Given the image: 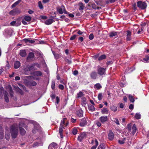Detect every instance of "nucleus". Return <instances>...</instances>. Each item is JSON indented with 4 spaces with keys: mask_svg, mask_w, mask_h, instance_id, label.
Instances as JSON below:
<instances>
[{
    "mask_svg": "<svg viewBox=\"0 0 149 149\" xmlns=\"http://www.w3.org/2000/svg\"><path fill=\"white\" fill-rule=\"evenodd\" d=\"M18 125L16 124H13L10 127V132L13 138L15 139L17 137L18 132Z\"/></svg>",
    "mask_w": 149,
    "mask_h": 149,
    "instance_id": "1",
    "label": "nucleus"
},
{
    "mask_svg": "<svg viewBox=\"0 0 149 149\" xmlns=\"http://www.w3.org/2000/svg\"><path fill=\"white\" fill-rule=\"evenodd\" d=\"M69 123L68 122H61L60 128L59 130V132L60 133L61 137L63 138V129H65L66 127L68 125Z\"/></svg>",
    "mask_w": 149,
    "mask_h": 149,
    "instance_id": "2",
    "label": "nucleus"
},
{
    "mask_svg": "<svg viewBox=\"0 0 149 149\" xmlns=\"http://www.w3.org/2000/svg\"><path fill=\"white\" fill-rule=\"evenodd\" d=\"M22 127H24L25 128L27 127L26 125L24 123V122H20L19 126L20 134L21 135L23 136L25 134L26 131L24 129L22 128Z\"/></svg>",
    "mask_w": 149,
    "mask_h": 149,
    "instance_id": "3",
    "label": "nucleus"
},
{
    "mask_svg": "<svg viewBox=\"0 0 149 149\" xmlns=\"http://www.w3.org/2000/svg\"><path fill=\"white\" fill-rule=\"evenodd\" d=\"M137 7L142 10L145 9L147 7V4L144 1H139L137 3Z\"/></svg>",
    "mask_w": 149,
    "mask_h": 149,
    "instance_id": "4",
    "label": "nucleus"
},
{
    "mask_svg": "<svg viewBox=\"0 0 149 149\" xmlns=\"http://www.w3.org/2000/svg\"><path fill=\"white\" fill-rule=\"evenodd\" d=\"M32 124L34 125V129L32 130V132L33 133L35 134L38 130H40L41 127L36 122H32Z\"/></svg>",
    "mask_w": 149,
    "mask_h": 149,
    "instance_id": "5",
    "label": "nucleus"
},
{
    "mask_svg": "<svg viewBox=\"0 0 149 149\" xmlns=\"http://www.w3.org/2000/svg\"><path fill=\"white\" fill-rule=\"evenodd\" d=\"M97 73L100 76L104 75L106 73V69L104 68L98 66L97 69Z\"/></svg>",
    "mask_w": 149,
    "mask_h": 149,
    "instance_id": "6",
    "label": "nucleus"
},
{
    "mask_svg": "<svg viewBox=\"0 0 149 149\" xmlns=\"http://www.w3.org/2000/svg\"><path fill=\"white\" fill-rule=\"evenodd\" d=\"M21 13V11L18 8H15L10 11L9 12V14L10 15H14L15 14H19Z\"/></svg>",
    "mask_w": 149,
    "mask_h": 149,
    "instance_id": "7",
    "label": "nucleus"
},
{
    "mask_svg": "<svg viewBox=\"0 0 149 149\" xmlns=\"http://www.w3.org/2000/svg\"><path fill=\"white\" fill-rule=\"evenodd\" d=\"M86 137V134L85 132H83L80 134L78 137V140L80 141H81L84 139Z\"/></svg>",
    "mask_w": 149,
    "mask_h": 149,
    "instance_id": "8",
    "label": "nucleus"
},
{
    "mask_svg": "<svg viewBox=\"0 0 149 149\" xmlns=\"http://www.w3.org/2000/svg\"><path fill=\"white\" fill-rule=\"evenodd\" d=\"M126 40L127 41L130 40L132 39V32L129 30L126 31Z\"/></svg>",
    "mask_w": 149,
    "mask_h": 149,
    "instance_id": "9",
    "label": "nucleus"
},
{
    "mask_svg": "<svg viewBox=\"0 0 149 149\" xmlns=\"http://www.w3.org/2000/svg\"><path fill=\"white\" fill-rule=\"evenodd\" d=\"M31 39L32 38H24L23 39L22 41H24L26 43L28 42L31 43H33L35 42V41L33 40H32Z\"/></svg>",
    "mask_w": 149,
    "mask_h": 149,
    "instance_id": "10",
    "label": "nucleus"
},
{
    "mask_svg": "<svg viewBox=\"0 0 149 149\" xmlns=\"http://www.w3.org/2000/svg\"><path fill=\"white\" fill-rule=\"evenodd\" d=\"M20 55L22 57H25L27 55L26 51L25 49H21L20 51Z\"/></svg>",
    "mask_w": 149,
    "mask_h": 149,
    "instance_id": "11",
    "label": "nucleus"
},
{
    "mask_svg": "<svg viewBox=\"0 0 149 149\" xmlns=\"http://www.w3.org/2000/svg\"><path fill=\"white\" fill-rule=\"evenodd\" d=\"M90 75L91 79H95L97 76V73L95 71H93L91 73Z\"/></svg>",
    "mask_w": 149,
    "mask_h": 149,
    "instance_id": "12",
    "label": "nucleus"
},
{
    "mask_svg": "<svg viewBox=\"0 0 149 149\" xmlns=\"http://www.w3.org/2000/svg\"><path fill=\"white\" fill-rule=\"evenodd\" d=\"M83 111L81 109L77 110L76 112L77 116L79 117H81L83 116Z\"/></svg>",
    "mask_w": 149,
    "mask_h": 149,
    "instance_id": "13",
    "label": "nucleus"
},
{
    "mask_svg": "<svg viewBox=\"0 0 149 149\" xmlns=\"http://www.w3.org/2000/svg\"><path fill=\"white\" fill-rule=\"evenodd\" d=\"M22 17H19L18 18H17L16 21V25H15L16 26H19L21 25V20H22Z\"/></svg>",
    "mask_w": 149,
    "mask_h": 149,
    "instance_id": "14",
    "label": "nucleus"
},
{
    "mask_svg": "<svg viewBox=\"0 0 149 149\" xmlns=\"http://www.w3.org/2000/svg\"><path fill=\"white\" fill-rule=\"evenodd\" d=\"M35 56V55L32 52H30L27 58L26 59L27 60H29L31 58H34Z\"/></svg>",
    "mask_w": 149,
    "mask_h": 149,
    "instance_id": "15",
    "label": "nucleus"
},
{
    "mask_svg": "<svg viewBox=\"0 0 149 149\" xmlns=\"http://www.w3.org/2000/svg\"><path fill=\"white\" fill-rule=\"evenodd\" d=\"M54 22V21L53 19H49L47 20L45 22V23L46 25H49L51 24L52 23Z\"/></svg>",
    "mask_w": 149,
    "mask_h": 149,
    "instance_id": "16",
    "label": "nucleus"
},
{
    "mask_svg": "<svg viewBox=\"0 0 149 149\" xmlns=\"http://www.w3.org/2000/svg\"><path fill=\"white\" fill-rule=\"evenodd\" d=\"M3 130L2 129V127L0 125V139H2L4 136Z\"/></svg>",
    "mask_w": 149,
    "mask_h": 149,
    "instance_id": "17",
    "label": "nucleus"
},
{
    "mask_svg": "<svg viewBox=\"0 0 149 149\" xmlns=\"http://www.w3.org/2000/svg\"><path fill=\"white\" fill-rule=\"evenodd\" d=\"M108 138L110 140H112L114 138V135L113 132L111 130L109 131L108 134Z\"/></svg>",
    "mask_w": 149,
    "mask_h": 149,
    "instance_id": "18",
    "label": "nucleus"
},
{
    "mask_svg": "<svg viewBox=\"0 0 149 149\" xmlns=\"http://www.w3.org/2000/svg\"><path fill=\"white\" fill-rule=\"evenodd\" d=\"M28 66L29 67L28 69L30 72L33 71L36 69H35L33 64L31 65H28Z\"/></svg>",
    "mask_w": 149,
    "mask_h": 149,
    "instance_id": "19",
    "label": "nucleus"
},
{
    "mask_svg": "<svg viewBox=\"0 0 149 149\" xmlns=\"http://www.w3.org/2000/svg\"><path fill=\"white\" fill-rule=\"evenodd\" d=\"M88 108L89 110L91 111H94L95 110V108L94 106L91 104L88 105Z\"/></svg>",
    "mask_w": 149,
    "mask_h": 149,
    "instance_id": "20",
    "label": "nucleus"
},
{
    "mask_svg": "<svg viewBox=\"0 0 149 149\" xmlns=\"http://www.w3.org/2000/svg\"><path fill=\"white\" fill-rule=\"evenodd\" d=\"M22 1V0H18L13 4L11 6V8H13L15 7L17 5H18L19 3H20Z\"/></svg>",
    "mask_w": 149,
    "mask_h": 149,
    "instance_id": "21",
    "label": "nucleus"
},
{
    "mask_svg": "<svg viewBox=\"0 0 149 149\" xmlns=\"http://www.w3.org/2000/svg\"><path fill=\"white\" fill-rule=\"evenodd\" d=\"M20 65V63L19 61H16L14 64V68L15 69L18 68Z\"/></svg>",
    "mask_w": 149,
    "mask_h": 149,
    "instance_id": "22",
    "label": "nucleus"
},
{
    "mask_svg": "<svg viewBox=\"0 0 149 149\" xmlns=\"http://www.w3.org/2000/svg\"><path fill=\"white\" fill-rule=\"evenodd\" d=\"M89 4H91V5L92 8L94 9H99L101 8V7H97L95 4L94 3H91L90 2L89 3Z\"/></svg>",
    "mask_w": 149,
    "mask_h": 149,
    "instance_id": "23",
    "label": "nucleus"
},
{
    "mask_svg": "<svg viewBox=\"0 0 149 149\" xmlns=\"http://www.w3.org/2000/svg\"><path fill=\"white\" fill-rule=\"evenodd\" d=\"M28 83L29 85L33 86H36L37 84L36 82L33 80L29 81Z\"/></svg>",
    "mask_w": 149,
    "mask_h": 149,
    "instance_id": "24",
    "label": "nucleus"
},
{
    "mask_svg": "<svg viewBox=\"0 0 149 149\" xmlns=\"http://www.w3.org/2000/svg\"><path fill=\"white\" fill-rule=\"evenodd\" d=\"M136 130L137 129L135 124H133L132 127V134L133 135L136 132Z\"/></svg>",
    "mask_w": 149,
    "mask_h": 149,
    "instance_id": "25",
    "label": "nucleus"
},
{
    "mask_svg": "<svg viewBox=\"0 0 149 149\" xmlns=\"http://www.w3.org/2000/svg\"><path fill=\"white\" fill-rule=\"evenodd\" d=\"M8 94L7 92H5L4 94V98L6 102H8L9 101V98L8 96Z\"/></svg>",
    "mask_w": 149,
    "mask_h": 149,
    "instance_id": "26",
    "label": "nucleus"
},
{
    "mask_svg": "<svg viewBox=\"0 0 149 149\" xmlns=\"http://www.w3.org/2000/svg\"><path fill=\"white\" fill-rule=\"evenodd\" d=\"M94 88L97 90H99L102 88V86L100 83H97L94 85Z\"/></svg>",
    "mask_w": 149,
    "mask_h": 149,
    "instance_id": "27",
    "label": "nucleus"
},
{
    "mask_svg": "<svg viewBox=\"0 0 149 149\" xmlns=\"http://www.w3.org/2000/svg\"><path fill=\"white\" fill-rule=\"evenodd\" d=\"M24 19L27 22H30L31 19V17L28 15H25L24 16Z\"/></svg>",
    "mask_w": 149,
    "mask_h": 149,
    "instance_id": "28",
    "label": "nucleus"
},
{
    "mask_svg": "<svg viewBox=\"0 0 149 149\" xmlns=\"http://www.w3.org/2000/svg\"><path fill=\"white\" fill-rule=\"evenodd\" d=\"M49 147H52L55 149L57 147V145L55 143H51L49 146Z\"/></svg>",
    "mask_w": 149,
    "mask_h": 149,
    "instance_id": "29",
    "label": "nucleus"
},
{
    "mask_svg": "<svg viewBox=\"0 0 149 149\" xmlns=\"http://www.w3.org/2000/svg\"><path fill=\"white\" fill-rule=\"evenodd\" d=\"M34 74L37 76H40L42 74V72L40 71H35L34 72Z\"/></svg>",
    "mask_w": 149,
    "mask_h": 149,
    "instance_id": "30",
    "label": "nucleus"
},
{
    "mask_svg": "<svg viewBox=\"0 0 149 149\" xmlns=\"http://www.w3.org/2000/svg\"><path fill=\"white\" fill-rule=\"evenodd\" d=\"M95 145L93 146L91 148V149H96L97 146L98 144V142L96 139L95 140Z\"/></svg>",
    "mask_w": 149,
    "mask_h": 149,
    "instance_id": "31",
    "label": "nucleus"
},
{
    "mask_svg": "<svg viewBox=\"0 0 149 149\" xmlns=\"http://www.w3.org/2000/svg\"><path fill=\"white\" fill-rule=\"evenodd\" d=\"M16 91L22 95H23L24 94V92L22 90L18 87H17L16 88Z\"/></svg>",
    "mask_w": 149,
    "mask_h": 149,
    "instance_id": "32",
    "label": "nucleus"
},
{
    "mask_svg": "<svg viewBox=\"0 0 149 149\" xmlns=\"http://www.w3.org/2000/svg\"><path fill=\"white\" fill-rule=\"evenodd\" d=\"M57 11L59 14H62L63 13V9L62 8H56Z\"/></svg>",
    "mask_w": 149,
    "mask_h": 149,
    "instance_id": "33",
    "label": "nucleus"
},
{
    "mask_svg": "<svg viewBox=\"0 0 149 149\" xmlns=\"http://www.w3.org/2000/svg\"><path fill=\"white\" fill-rule=\"evenodd\" d=\"M106 58V56L104 54L101 55L98 58L99 61H101L103 59H105Z\"/></svg>",
    "mask_w": 149,
    "mask_h": 149,
    "instance_id": "34",
    "label": "nucleus"
},
{
    "mask_svg": "<svg viewBox=\"0 0 149 149\" xmlns=\"http://www.w3.org/2000/svg\"><path fill=\"white\" fill-rule=\"evenodd\" d=\"M9 93L11 97H13L14 93L12 90V88L11 87H10V88H9Z\"/></svg>",
    "mask_w": 149,
    "mask_h": 149,
    "instance_id": "35",
    "label": "nucleus"
},
{
    "mask_svg": "<svg viewBox=\"0 0 149 149\" xmlns=\"http://www.w3.org/2000/svg\"><path fill=\"white\" fill-rule=\"evenodd\" d=\"M117 35V33L116 32H112L109 33V36L110 37H113V36H116Z\"/></svg>",
    "mask_w": 149,
    "mask_h": 149,
    "instance_id": "36",
    "label": "nucleus"
},
{
    "mask_svg": "<svg viewBox=\"0 0 149 149\" xmlns=\"http://www.w3.org/2000/svg\"><path fill=\"white\" fill-rule=\"evenodd\" d=\"M52 53L55 59H58L59 58L60 55L57 53L52 51Z\"/></svg>",
    "mask_w": 149,
    "mask_h": 149,
    "instance_id": "37",
    "label": "nucleus"
},
{
    "mask_svg": "<svg viewBox=\"0 0 149 149\" xmlns=\"http://www.w3.org/2000/svg\"><path fill=\"white\" fill-rule=\"evenodd\" d=\"M129 98L131 102H134V98L132 95H130L129 96Z\"/></svg>",
    "mask_w": 149,
    "mask_h": 149,
    "instance_id": "38",
    "label": "nucleus"
},
{
    "mask_svg": "<svg viewBox=\"0 0 149 149\" xmlns=\"http://www.w3.org/2000/svg\"><path fill=\"white\" fill-rule=\"evenodd\" d=\"M102 114H107L108 113V110L107 108H103L101 111Z\"/></svg>",
    "mask_w": 149,
    "mask_h": 149,
    "instance_id": "39",
    "label": "nucleus"
},
{
    "mask_svg": "<svg viewBox=\"0 0 149 149\" xmlns=\"http://www.w3.org/2000/svg\"><path fill=\"white\" fill-rule=\"evenodd\" d=\"M100 121H107V116H101L100 118Z\"/></svg>",
    "mask_w": 149,
    "mask_h": 149,
    "instance_id": "40",
    "label": "nucleus"
},
{
    "mask_svg": "<svg viewBox=\"0 0 149 149\" xmlns=\"http://www.w3.org/2000/svg\"><path fill=\"white\" fill-rule=\"evenodd\" d=\"M110 109L112 111L115 112L117 111V108L116 106L113 105L111 106Z\"/></svg>",
    "mask_w": 149,
    "mask_h": 149,
    "instance_id": "41",
    "label": "nucleus"
},
{
    "mask_svg": "<svg viewBox=\"0 0 149 149\" xmlns=\"http://www.w3.org/2000/svg\"><path fill=\"white\" fill-rule=\"evenodd\" d=\"M134 117L137 119H140L141 118V115L139 113H136Z\"/></svg>",
    "mask_w": 149,
    "mask_h": 149,
    "instance_id": "42",
    "label": "nucleus"
},
{
    "mask_svg": "<svg viewBox=\"0 0 149 149\" xmlns=\"http://www.w3.org/2000/svg\"><path fill=\"white\" fill-rule=\"evenodd\" d=\"M105 147L104 144H100L98 146L97 149H105Z\"/></svg>",
    "mask_w": 149,
    "mask_h": 149,
    "instance_id": "43",
    "label": "nucleus"
},
{
    "mask_svg": "<svg viewBox=\"0 0 149 149\" xmlns=\"http://www.w3.org/2000/svg\"><path fill=\"white\" fill-rule=\"evenodd\" d=\"M102 93H99L98 95V99L99 100H101L102 98Z\"/></svg>",
    "mask_w": 149,
    "mask_h": 149,
    "instance_id": "44",
    "label": "nucleus"
},
{
    "mask_svg": "<svg viewBox=\"0 0 149 149\" xmlns=\"http://www.w3.org/2000/svg\"><path fill=\"white\" fill-rule=\"evenodd\" d=\"M79 4L80 5V6L79 8V10H83L84 8V6L83 3L81 2L79 3Z\"/></svg>",
    "mask_w": 149,
    "mask_h": 149,
    "instance_id": "45",
    "label": "nucleus"
},
{
    "mask_svg": "<svg viewBox=\"0 0 149 149\" xmlns=\"http://www.w3.org/2000/svg\"><path fill=\"white\" fill-rule=\"evenodd\" d=\"M87 122H81L80 123L79 125L81 127H83L85 126L87 124Z\"/></svg>",
    "mask_w": 149,
    "mask_h": 149,
    "instance_id": "46",
    "label": "nucleus"
},
{
    "mask_svg": "<svg viewBox=\"0 0 149 149\" xmlns=\"http://www.w3.org/2000/svg\"><path fill=\"white\" fill-rule=\"evenodd\" d=\"M143 60L144 61H145L146 62H147L148 60H149V56L147 55L145 57L143 58Z\"/></svg>",
    "mask_w": 149,
    "mask_h": 149,
    "instance_id": "47",
    "label": "nucleus"
},
{
    "mask_svg": "<svg viewBox=\"0 0 149 149\" xmlns=\"http://www.w3.org/2000/svg\"><path fill=\"white\" fill-rule=\"evenodd\" d=\"M38 6L39 8L40 9H42L43 8V6L41 2V1H39L38 3Z\"/></svg>",
    "mask_w": 149,
    "mask_h": 149,
    "instance_id": "48",
    "label": "nucleus"
},
{
    "mask_svg": "<svg viewBox=\"0 0 149 149\" xmlns=\"http://www.w3.org/2000/svg\"><path fill=\"white\" fill-rule=\"evenodd\" d=\"M78 36V35H74L70 37V40H73L77 36Z\"/></svg>",
    "mask_w": 149,
    "mask_h": 149,
    "instance_id": "49",
    "label": "nucleus"
},
{
    "mask_svg": "<svg viewBox=\"0 0 149 149\" xmlns=\"http://www.w3.org/2000/svg\"><path fill=\"white\" fill-rule=\"evenodd\" d=\"M55 83L54 81H52L51 84V88L53 90H54L55 88Z\"/></svg>",
    "mask_w": 149,
    "mask_h": 149,
    "instance_id": "50",
    "label": "nucleus"
},
{
    "mask_svg": "<svg viewBox=\"0 0 149 149\" xmlns=\"http://www.w3.org/2000/svg\"><path fill=\"white\" fill-rule=\"evenodd\" d=\"M62 7L63 10V13H65V14L68 15L69 13L66 10V9L65 8L64 6L63 5L62 6Z\"/></svg>",
    "mask_w": 149,
    "mask_h": 149,
    "instance_id": "51",
    "label": "nucleus"
},
{
    "mask_svg": "<svg viewBox=\"0 0 149 149\" xmlns=\"http://www.w3.org/2000/svg\"><path fill=\"white\" fill-rule=\"evenodd\" d=\"M132 124H128L126 127L127 129H128V130L130 131L131 129Z\"/></svg>",
    "mask_w": 149,
    "mask_h": 149,
    "instance_id": "52",
    "label": "nucleus"
},
{
    "mask_svg": "<svg viewBox=\"0 0 149 149\" xmlns=\"http://www.w3.org/2000/svg\"><path fill=\"white\" fill-rule=\"evenodd\" d=\"M65 16L64 15H63L61 16H60V18H61L60 19H56L57 21H58L59 20H60V21H63V19H64V18H65Z\"/></svg>",
    "mask_w": 149,
    "mask_h": 149,
    "instance_id": "53",
    "label": "nucleus"
},
{
    "mask_svg": "<svg viewBox=\"0 0 149 149\" xmlns=\"http://www.w3.org/2000/svg\"><path fill=\"white\" fill-rule=\"evenodd\" d=\"M78 97H82L83 95V93L81 91H80L78 93H77Z\"/></svg>",
    "mask_w": 149,
    "mask_h": 149,
    "instance_id": "54",
    "label": "nucleus"
},
{
    "mask_svg": "<svg viewBox=\"0 0 149 149\" xmlns=\"http://www.w3.org/2000/svg\"><path fill=\"white\" fill-rule=\"evenodd\" d=\"M117 0H108L107 1V3H111L114 2Z\"/></svg>",
    "mask_w": 149,
    "mask_h": 149,
    "instance_id": "55",
    "label": "nucleus"
},
{
    "mask_svg": "<svg viewBox=\"0 0 149 149\" xmlns=\"http://www.w3.org/2000/svg\"><path fill=\"white\" fill-rule=\"evenodd\" d=\"M77 132V131L76 128H74L72 130V133L74 135L76 134Z\"/></svg>",
    "mask_w": 149,
    "mask_h": 149,
    "instance_id": "56",
    "label": "nucleus"
},
{
    "mask_svg": "<svg viewBox=\"0 0 149 149\" xmlns=\"http://www.w3.org/2000/svg\"><path fill=\"white\" fill-rule=\"evenodd\" d=\"M94 37L93 34V33H91L90 35L89 36V38L90 40H93Z\"/></svg>",
    "mask_w": 149,
    "mask_h": 149,
    "instance_id": "57",
    "label": "nucleus"
},
{
    "mask_svg": "<svg viewBox=\"0 0 149 149\" xmlns=\"http://www.w3.org/2000/svg\"><path fill=\"white\" fill-rule=\"evenodd\" d=\"M125 140V138H124V139L122 140H118V143L121 144H123L124 143V141Z\"/></svg>",
    "mask_w": 149,
    "mask_h": 149,
    "instance_id": "58",
    "label": "nucleus"
},
{
    "mask_svg": "<svg viewBox=\"0 0 149 149\" xmlns=\"http://www.w3.org/2000/svg\"><path fill=\"white\" fill-rule=\"evenodd\" d=\"M89 121L90 120H88V119L87 117H84V118H82L81 120V121Z\"/></svg>",
    "mask_w": 149,
    "mask_h": 149,
    "instance_id": "59",
    "label": "nucleus"
},
{
    "mask_svg": "<svg viewBox=\"0 0 149 149\" xmlns=\"http://www.w3.org/2000/svg\"><path fill=\"white\" fill-rule=\"evenodd\" d=\"M58 87L59 89L61 90H63L64 89V86L62 84H59L58 86Z\"/></svg>",
    "mask_w": 149,
    "mask_h": 149,
    "instance_id": "60",
    "label": "nucleus"
},
{
    "mask_svg": "<svg viewBox=\"0 0 149 149\" xmlns=\"http://www.w3.org/2000/svg\"><path fill=\"white\" fill-rule=\"evenodd\" d=\"M16 21H14L11 22L10 23V24L12 26H14L15 25H16Z\"/></svg>",
    "mask_w": 149,
    "mask_h": 149,
    "instance_id": "61",
    "label": "nucleus"
},
{
    "mask_svg": "<svg viewBox=\"0 0 149 149\" xmlns=\"http://www.w3.org/2000/svg\"><path fill=\"white\" fill-rule=\"evenodd\" d=\"M65 61L67 62L68 64H71L72 63V62L71 60H69L68 59H66L65 60Z\"/></svg>",
    "mask_w": 149,
    "mask_h": 149,
    "instance_id": "62",
    "label": "nucleus"
},
{
    "mask_svg": "<svg viewBox=\"0 0 149 149\" xmlns=\"http://www.w3.org/2000/svg\"><path fill=\"white\" fill-rule=\"evenodd\" d=\"M78 31V32H77V33L79 35H81L83 34V33H84L83 31H81L80 30H76L75 31Z\"/></svg>",
    "mask_w": 149,
    "mask_h": 149,
    "instance_id": "63",
    "label": "nucleus"
},
{
    "mask_svg": "<svg viewBox=\"0 0 149 149\" xmlns=\"http://www.w3.org/2000/svg\"><path fill=\"white\" fill-rule=\"evenodd\" d=\"M33 64L34 65V67L36 65L38 68H40V65L38 63H34Z\"/></svg>",
    "mask_w": 149,
    "mask_h": 149,
    "instance_id": "64",
    "label": "nucleus"
}]
</instances>
